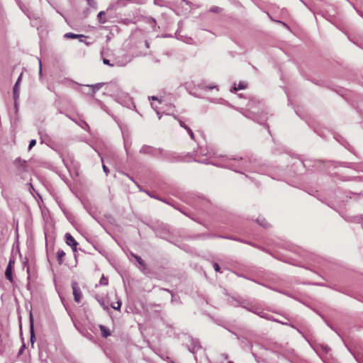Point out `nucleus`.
Wrapping results in <instances>:
<instances>
[{
  "instance_id": "f257e3e1",
  "label": "nucleus",
  "mask_w": 363,
  "mask_h": 363,
  "mask_svg": "<svg viewBox=\"0 0 363 363\" xmlns=\"http://www.w3.org/2000/svg\"><path fill=\"white\" fill-rule=\"evenodd\" d=\"M140 152L144 155H151L154 157L160 159L163 155V149L156 148L150 145H143L140 150Z\"/></svg>"
},
{
  "instance_id": "f03ea898",
  "label": "nucleus",
  "mask_w": 363,
  "mask_h": 363,
  "mask_svg": "<svg viewBox=\"0 0 363 363\" xmlns=\"http://www.w3.org/2000/svg\"><path fill=\"white\" fill-rule=\"evenodd\" d=\"M169 162H179L184 161V156L174 152H168L163 150L161 158Z\"/></svg>"
},
{
  "instance_id": "7ed1b4c3",
  "label": "nucleus",
  "mask_w": 363,
  "mask_h": 363,
  "mask_svg": "<svg viewBox=\"0 0 363 363\" xmlns=\"http://www.w3.org/2000/svg\"><path fill=\"white\" fill-rule=\"evenodd\" d=\"M65 242L67 245L70 246L72 251L76 252L77 251V245L78 242L69 233H67L65 235Z\"/></svg>"
},
{
  "instance_id": "20e7f679",
  "label": "nucleus",
  "mask_w": 363,
  "mask_h": 363,
  "mask_svg": "<svg viewBox=\"0 0 363 363\" xmlns=\"http://www.w3.org/2000/svg\"><path fill=\"white\" fill-rule=\"evenodd\" d=\"M72 288L74 301L77 303H79L82 299V294L78 284L76 281L72 282Z\"/></svg>"
},
{
  "instance_id": "39448f33",
  "label": "nucleus",
  "mask_w": 363,
  "mask_h": 363,
  "mask_svg": "<svg viewBox=\"0 0 363 363\" xmlns=\"http://www.w3.org/2000/svg\"><path fill=\"white\" fill-rule=\"evenodd\" d=\"M189 350L192 352L195 353L198 350H199L201 348V346L199 343V342L197 340L191 339L190 344L188 345Z\"/></svg>"
},
{
  "instance_id": "423d86ee",
  "label": "nucleus",
  "mask_w": 363,
  "mask_h": 363,
  "mask_svg": "<svg viewBox=\"0 0 363 363\" xmlns=\"http://www.w3.org/2000/svg\"><path fill=\"white\" fill-rule=\"evenodd\" d=\"M29 323H30V342L33 346L34 344L35 337V333H34L33 318V315L31 313H30V315H29Z\"/></svg>"
},
{
  "instance_id": "0eeeda50",
  "label": "nucleus",
  "mask_w": 363,
  "mask_h": 363,
  "mask_svg": "<svg viewBox=\"0 0 363 363\" xmlns=\"http://www.w3.org/2000/svg\"><path fill=\"white\" fill-rule=\"evenodd\" d=\"M131 255L135 259L136 262L138 263L139 269L143 272H145V270L147 269V267H146V264H145V261L140 256H138V255H136L135 254H133V253Z\"/></svg>"
},
{
  "instance_id": "6e6552de",
  "label": "nucleus",
  "mask_w": 363,
  "mask_h": 363,
  "mask_svg": "<svg viewBox=\"0 0 363 363\" xmlns=\"http://www.w3.org/2000/svg\"><path fill=\"white\" fill-rule=\"evenodd\" d=\"M24 267H26V271H27V274H28L27 279L28 280V286H29V285H30V280L32 278L35 277V272L34 269H32L28 265H27L26 262L24 263Z\"/></svg>"
},
{
  "instance_id": "1a4fd4ad",
  "label": "nucleus",
  "mask_w": 363,
  "mask_h": 363,
  "mask_svg": "<svg viewBox=\"0 0 363 363\" xmlns=\"http://www.w3.org/2000/svg\"><path fill=\"white\" fill-rule=\"evenodd\" d=\"M56 256L58 264H62L64 262L65 252L62 250H58Z\"/></svg>"
},
{
  "instance_id": "9d476101",
  "label": "nucleus",
  "mask_w": 363,
  "mask_h": 363,
  "mask_svg": "<svg viewBox=\"0 0 363 363\" xmlns=\"http://www.w3.org/2000/svg\"><path fill=\"white\" fill-rule=\"evenodd\" d=\"M99 329H100V331L101 333V335L103 337L106 338L111 335L110 330L108 328H106V326H104L103 325H100Z\"/></svg>"
},
{
  "instance_id": "9b49d317",
  "label": "nucleus",
  "mask_w": 363,
  "mask_h": 363,
  "mask_svg": "<svg viewBox=\"0 0 363 363\" xmlns=\"http://www.w3.org/2000/svg\"><path fill=\"white\" fill-rule=\"evenodd\" d=\"M5 277L6 278L11 282H13V277L12 275V268H10V266H7L5 271Z\"/></svg>"
},
{
  "instance_id": "f8f14e48",
  "label": "nucleus",
  "mask_w": 363,
  "mask_h": 363,
  "mask_svg": "<svg viewBox=\"0 0 363 363\" xmlns=\"http://www.w3.org/2000/svg\"><path fill=\"white\" fill-rule=\"evenodd\" d=\"M248 88L247 84L245 82H240L238 86H236L235 84H234L233 87L231 89L230 91H238V89H246Z\"/></svg>"
},
{
  "instance_id": "ddd939ff",
  "label": "nucleus",
  "mask_w": 363,
  "mask_h": 363,
  "mask_svg": "<svg viewBox=\"0 0 363 363\" xmlns=\"http://www.w3.org/2000/svg\"><path fill=\"white\" fill-rule=\"evenodd\" d=\"M97 300H98V302L99 303V304L103 307V308L105 311H109L108 301H106L104 298H100V299H97Z\"/></svg>"
},
{
  "instance_id": "4468645a",
  "label": "nucleus",
  "mask_w": 363,
  "mask_h": 363,
  "mask_svg": "<svg viewBox=\"0 0 363 363\" xmlns=\"http://www.w3.org/2000/svg\"><path fill=\"white\" fill-rule=\"evenodd\" d=\"M65 37L67 38H72V39H75V38H85V36L84 35H77V34H74V33H67L65 35Z\"/></svg>"
},
{
  "instance_id": "2eb2a0df",
  "label": "nucleus",
  "mask_w": 363,
  "mask_h": 363,
  "mask_svg": "<svg viewBox=\"0 0 363 363\" xmlns=\"http://www.w3.org/2000/svg\"><path fill=\"white\" fill-rule=\"evenodd\" d=\"M105 12L104 11H100L99 13H98V16H97V18H98V20L99 21L100 23H105L106 22V18L105 17Z\"/></svg>"
},
{
  "instance_id": "dca6fc26",
  "label": "nucleus",
  "mask_w": 363,
  "mask_h": 363,
  "mask_svg": "<svg viewBox=\"0 0 363 363\" xmlns=\"http://www.w3.org/2000/svg\"><path fill=\"white\" fill-rule=\"evenodd\" d=\"M26 160H22L21 158L18 157L15 160L14 164L18 167H21L26 165Z\"/></svg>"
},
{
  "instance_id": "f3484780",
  "label": "nucleus",
  "mask_w": 363,
  "mask_h": 363,
  "mask_svg": "<svg viewBox=\"0 0 363 363\" xmlns=\"http://www.w3.org/2000/svg\"><path fill=\"white\" fill-rule=\"evenodd\" d=\"M99 284L103 286H107L108 284V278L105 277L104 275H102L99 280Z\"/></svg>"
},
{
  "instance_id": "a211bd4d",
  "label": "nucleus",
  "mask_w": 363,
  "mask_h": 363,
  "mask_svg": "<svg viewBox=\"0 0 363 363\" xmlns=\"http://www.w3.org/2000/svg\"><path fill=\"white\" fill-rule=\"evenodd\" d=\"M121 304H122V303H121V301L120 300H118V301H117V305H116V306H115L114 304H111V307L112 308L115 309V310H118V311H119V310H120V308H121Z\"/></svg>"
},
{
  "instance_id": "6ab92c4d",
  "label": "nucleus",
  "mask_w": 363,
  "mask_h": 363,
  "mask_svg": "<svg viewBox=\"0 0 363 363\" xmlns=\"http://www.w3.org/2000/svg\"><path fill=\"white\" fill-rule=\"evenodd\" d=\"M21 76H22V73L20 74V76L18 77V79L17 80V82H16L14 86H13V91H18V84L20 82V80H21Z\"/></svg>"
},
{
  "instance_id": "aec40b11",
  "label": "nucleus",
  "mask_w": 363,
  "mask_h": 363,
  "mask_svg": "<svg viewBox=\"0 0 363 363\" xmlns=\"http://www.w3.org/2000/svg\"><path fill=\"white\" fill-rule=\"evenodd\" d=\"M151 105H152V107L155 110H156V113H157V116H158V118H159V119H160V118H161V115H160V112L157 110V109L158 108L157 105L155 104L154 103H152V104H151Z\"/></svg>"
},
{
  "instance_id": "412c9836",
  "label": "nucleus",
  "mask_w": 363,
  "mask_h": 363,
  "mask_svg": "<svg viewBox=\"0 0 363 363\" xmlns=\"http://www.w3.org/2000/svg\"><path fill=\"white\" fill-rule=\"evenodd\" d=\"M35 144H36V140L34 139L31 140L29 143L28 150H30L32 149V147L35 145Z\"/></svg>"
},
{
  "instance_id": "4be33fe9",
  "label": "nucleus",
  "mask_w": 363,
  "mask_h": 363,
  "mask_svg": "<svg viewBox=\"0 0 363 363\" xmlns=\"http://www.w3.org/2000/svg\"><path fill=\"white\" fill-rule=\"evenodd\" d=\"M149 99H151L152 101H157L158 102V104H161L162 103V99H159L157 96H149Z\"/></svg>"
},
{
  "instance_id": "5701e85b",
  "label": "nucleus",
  "mask_w": 363,
  "mask_h": 363,
  "mask_svg": "<svg viewBox=\"0 0 363 363\" xmlns=\"http://www.w3.org/2000/svg\"><path fill=\"white\" fill-rule=\"evenodd\" d=\"M14 264H15V259L13 258H10L7 266H10V268L13 269Z\"/></svg>"
},
{
  "instance_id": "b1692460",
  "label": "nucleus",
  "mask_w": 363,
  "mask_h": 363,
  "mask_svg": "<svg viewBox=\"0 0 363 363\" xmlns=\"http://www.w3.org/2000/svg\"><path fill=\"white\" fill-rule=\"evenodd\" d=\"M213 268H214L216 272H220V267H219L218 263L215 262L213 264Z\"/></svg>"
},
{
  "instance_id": "393cba45",
  "label": "nucleus",
  "mask_w": 363,
  "mask_h": 363,
  "mask_svg": "<svg viewBox=\"0 0 363 363\" xmlns=\"http://www.w3.org/2000/svg\"><path fill=\"white\" fill-rule=\"evenodd\" d=\"M174 119L178 121L181 127H183V125H185V123L182 120H180L177 116H174Z\"/></svg>"
},
{
  "instance_id": "a878e982",
  "label": "nucleus",
  "mask_w": 363,
  "mask_h": 363,
  "mask_svg": "<svg viewBox=\"0 0 363 363\" xmlns=\"http://www.w3.org/2000/svg\"><path fill=\"white\" fill-rule=\"evenodd\" d=\"M188 133H189L191 139L194 140H195V136H194V134L193 131L191 130V129H189Z\"/></svg>"
},
{
  "instance_id": "bb28decb",
  "label": "nucleus",
  "mask_w": 363,
  "mask_h": 363,
  "mask_svg": "<svg viewBox=\"0 0 363 363\" xmlns=\"http://www.w3.org/2000/svg\"><path fill=\"white\" fill-rule=\"evenodd\" d=\"M18 98H19L18 92H13V100H14V102L18 101Z\"/></svg>"
},
{
  "instance_id": "cd10ccee",
  "label": "nucleus",
  "mask_w": 363,
  "mask_h": 363,
  "mask_svg": "<svg viewBox=\"0 0 363 363\" xmlns=\"http://www.w3.org/2000/svg\"><path fill=\"white\" fill-rule=\"evenodd\" d=\"M160 289L162 291H167L168 293H169L171 294L172 297L174 298V294H173L172 291L167 289H164V288H161Z\"/></svg>"
},
{
  "instance_id": "c85d7f7f",
  "label": "nucleus",
  "mask_w": 363,
  "mask_h": 363,
  "mask_svg": "<svg viewBox=\"0 0 363 363\" xmlns=\"http://www.w3.org/2000/svg\"><path fill=\"white\" fill-rule=\"evenodd\" d=\"M259 223V225H262L264 228H267L269 225V223L267 221H265L264 220H263V222Z\"/></svg>"
},
{
  "instance_id": "c756f323",
  "label": "nucleus",
  "mask_w": 363,
  "mask_h": 363,
  "mask_svg": "<svg viewBox=\"0 0 363 363\" xmlns=\"http://www.w3.org/2000/svg\"><path fill=\"white\" fill-rule=\"evenodd\" d=\"M103 170L106 173V174L108 175V174L109 173V169L105 164H103Z\"/></svg>"
},
{
  "instance_id": "7c9ffc66",
  "label": "nucleus",
  "mask_w": 363,
  "mask_h": 363,
  "mask_svg": "<svg viewBox=\"0 0 363 363\" xmlns=\"http://www.w3.org/2000/svg\"><path fill=\"white\" fill-rule=\"evenodd\" d=\"M239 160H240V161H244L243 164H242V167H246V166H247V165H246L247 161H246V160H245V159H244L243 157H240L239 158Z\"/></svg>"
},
{
  "instance_id": "2f4dec72",
  "label": "nucleus",
  "mask_w": 363,
  "mask_h": 363,
  "mask_svg": "<svg viewBox=\"0 0 363 363\" xmlns=\"http://www.w3.org/2000/svg\"><path fill=\"white\" fill-rule=\"evenodd\" d=\"M103 62H104V63L105 65H110V66H113V65H111V64L110 63V61H109L108 60H107V59H104Z\"/></svg>"
},
{
  "instance_id": "473e14b6",
  "label": "nucleus",
  "mask_w": 363,
  "mask_h": 363,
  "mask_svg": "<svg viewBox=\"0 0 363 363\" xmlns=\"http://www.w3.org/2000/svg\"><path fill=\"white\" fill-rule=\"evenodd\" d=\"M14 107H15L16 112L17 113L18 111V101L14 102Z\"/></svg>"
},
{
  "instance_id": "72a5a7b5",
  "label": "nucleus",
  "mask_w": 363,
  "mask_h": 363,
  "mask_svg": "<svg viewBox=\"0 0 363 363\" xmlns=\"http://www.w3.org/2000/svg\"><path fill=\"white\" fill-rule=\"evenodd\" d=\"M101 86H101V84H96L95 86H91V87H92V89H101Z\"/></svg>"
},
{
  "instance_id": "f704fd0d",
  "label": "nucleus",
  "mask_w": 363,
  "mask_h": 363,
  "mask_svg": "<svg viewBox=\"0 0 363 363\" xmlns=\"http://www.w3.org/2000/svg\"><path fill=\"white\" fill-rule=\"evenodd\" d=\"M183 128H184L185 130H186V131L188 132L189 131V129H191L189 126H187L186 124L184 125H183L182 127Z\"/></svg>"
},
{
  "instance_id": "c9c22d12",
  "label": "nucleus",
  "mask_w": 363,
  "mask_h": 363,
  "mask_svg": "<svg viewBox=\"0 0 363 363\" xmlns=\"http://www.w3.org/2000/svg\"><path fill=\"white\" fill-rule=\"evenodd\" d=\"M183 128H184L185 130H186V131L188 132L189 131V129H191L189 126H187L186 124L184 125H183L182 127Z\"/></svg>"
},
{
  "instance_id": "e433bc0d",
  "label": "nucleus",
  "mask_w": 363,
  "mask_h": 363,
  "mask_svg": "<svg viewBox=\"0 0 363 363\" xmlns=\"http://www.w3.org/2000/svg\"><path fill=\"white\" fill-rule=\"evenodd\" d=\"M25 348V345H23L21 348L19 350V354H21Z\"/></svg>"
},
{
  "instance_id": "4c0bfd02",
  "label": "nucleus",
  "mask_w": 363,
  "mask_h": 363,
  "mask_svg": "<svg viewBox=\"0 0 363 363\" xmlns=\"http://www.w3.org/2000/svg\"><path fill=\"white\" fill-rule=\"evenodd\" d=\"M128 23H129V21H128V20L123 21V23H124V24H128Z\"/></svg>"
},
{
  "instance_id": "58836bf2",
  "label": "nucleus",
  "mask_w": 363,
  "mask_h": 363,
  "mask_svg": "<svg viewBox=\"0 0 363 363\" xmlns=\"http://www.w3.org/2000/svg\"><path fill=\"white\" fill-rule=\"evenodd\" d=\"M223 357H224L225 359H227V358H228V355H227V354H223Z\"/></svg>"
},
{
  "instance_id": "ea45409f",
  "label": "nucleus",
  "mask_w": 363,
  "mask_h": 363,
  "mask_svg": "<svg viewBox=\"0 0 363 363\" xmlns=\"http://www.w3.org/2000/svg\"><path fill=\"white\" fill-rule=\"evenodd\" d=\"M208 88H209L210 89H213L216 88V86H209Z\"/></svg>"
},
{
  "instance_id": "a19ab883",
  "label": "nucleus",
  "mask_w": 363,
  "mask_h": 363,
  "mask_svg": "<svg viewBox=\"0 0 363 363\" xmlns=\"http://www.w3.org/2000/svg\"><path fill=\"white\" fill-rule=\"evenodd\" d=\"M228 363H233V362H232V361H229Z\"/></svg>"
}]
</instances>
